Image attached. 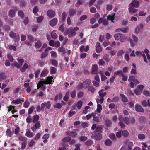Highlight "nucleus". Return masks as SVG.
<instances>
[{
    "mask_svg": "<svg viewBox=\"0 0 150 150\" xmlns=\"http://www.w3.org/2000/svg\"><path fill=\"white\" fill-rule=\"evenodd\" d=\"M8 15L11 18L13 17L15 15V11L12 9H10L9 11Z\"/></svg>",
    "mask_w": 150,
    "mask_h": 150,
    "instance_id": "nucleus-20",
    "label": "nucleus"
},
{
    "mask_svg": "<svg viewBox=\"0 0 150 150\" xmlns=\"http://www.w3.org/2000/svg\"><path fill=\"white\" fill-rule=\"evenodd\" d=\"M62 97V94L61 93H59L57 94L55 97V100L57 101V100L61 99Z\"/></svg>",
    "mask_w": 150,
    "mask_h": 150,
    "instance_id": "nucleus-42",
    "label": "nucleus"
},
{
    "mask_svg": "<svg viewBox=\"0 0 150 150\" xmlns=\"http://www.w3.org/2000/svg\"><path fill=\"white\" fill-rule=\"evenodd\" d=\"M124 120H119V124L122 128H124L125 127V125L123 123Z\"/></svg>",
    "mask_w": 150,
    "mask_h": 150,
    "instance_id": "nucleus-38",
    "label": "nucleus"
},
{
    "mask_svg": "<svg viewBox=\"0 0 150 150\" xmlns=\"http://www.w3.org/2000/svg\"><path fill=\"white\" fill-rule=\"evenodd\" d=\"M18 16L21 17V18H23L24 17V14L23 12L21 11L20 10L18 12Z\"/></svg>",
    "mask_w": 150,
    "mask_h": 150,
    "instance_id": "nucleus-44",
    "label": "nucleus"
},
{
    "mask_svg": "<svg viewBox=\"0 0 150 150\" xmlns=\"http://www.w3.org/2000/svg\"><path fill=\"white\" fill-rule=\"evenodd\" d=\"M62 105L61 103H58L56 104L55 105H54L53 106L54 108L59 109L62 107Z\"/></svg>",
    "mask_w": 150,
    "mask_h": 150,
    "instance_id": "nucleus-46",
    "label": "nucleus"
},
{
    "mask_svg": "<svg viewBox=\"0 0 150 150\" xmlns=\"http://www.w3.org/2000/svg\"><path fill=\"white\" fill-rule=\"evenodd\" d=\"M127 38V37L125 36H122L121 37L120 41V42H125L126 39Z\"/></svg>",
    "mask_w": 150,
    "mask_h": 150,
    "instance_id": "nucleus-56",
    "label": "nucleus"
},
{
    "mask_svg": "<svg viewBox=\"0 0 150 150\" xmlns=\"http://www.w3.org/2000/svg\"><path fill=\"white\" fill-rule=\"evenodd\" d=\"M111 123V122L110 120L106 119L105 121V124L107 126H109Z\"/></svg>",
    "mask_w": 150,
    "mask_h": 150,
    "instance_id": "nucleus-39",
    "label": "nucleus"
},
{
    "mask_svg": "<svg viewBox=\"0 0 150 150\" xmlns=\"http://www.w3.org/2000/svg\"><path fill=\"white\" fill-rule=\"evenodd\" d=\"M43 18V17L42 16H40L37 18V22L38 23H40L41 22Z\"/></svg>",
    "mask_w": 150,
    "mask_h": 150,
    "instance_id": "nucleus-63",
    "label": "nucleus"
},
{
    "mask_svg": "<svg viewBox=\"0 0 150 150\" xmlns=\"http://www.w3.org/2000/svg\"><path fill=\"white\" fill-rule=\"evenodd\" d=\"M17 60L19 63H18L16 62H15L13 63L12 65L16 67L17 68H19L20 69L22 66L24 61L23 59H18Z\"/></svg>",
    "mask_w": 150,
    "mask_h": 150,
    "instance_id": "nucleus-4",
    "label": "nucleus"
},
{
    "mask_svg": "<svg viewBox=\"0 0 150 150\" xmlns=\"http://www.w3.org/2000/svg\"><path fill=\"white\" fill-rule=\"evenodd\" d=\"M133 145V142H129L128 144L127 150H132V147Z\"/></svg>",
    "mask_w": 150,
    "mask_h": 150,
    "instance_id": "nucleus-26",
    "label": "nucleus"
},
{
    "mask_svg": "<svg viewBox=\"0 0 150 150\" xmlns=\"http://www.w3.org/2000/svg\"><path fill=\"white\" fill-rule=\"evenodd\" d=\"M66 13L65 12H63L62 13V18L63 21H64L66 17Z\"/></svg>",
    "mask_w": 150,
    "mask_h": 150,
    "instance_id": "nucleus-60",
    "label": "nucleus"
},
{
    "mask_svg": "<svg viewBox=\"0 0 150 150\" xmlns=\"http://www.w3.org/2000/svg\"><path fill=\"white\" fill-rule=\"evenodd\" d=\"M39 116L38 115H34L33 117L32 122L34 123H36L38 122V121L39 120Z\"/></svg>",
    "mask_w": 150,
    "mask_h": 150,
    "instance_id": "nucleus-21",
    "label": "nucleus"
},
{
    "mask_svg": "<svg viewBox=\"0 0 150 150\" xmlns=\"http://www.w3.org/2000/svg\"><path fill=\"white\" fill-rule=\"evenodd\" d=\"M135 79V78L134 76H131L129 77L128 81L129 82H133Z\"/></svg>",
    "mask_w": 150,
    "mask_h": 150,
    "instance_id": "nucleus-61",
    "label": "nucleus"
},
{
    "mask_svg": "<svg viewBox=\"0 0 150 150\" xmlns=\"http://www.w3.org/2000/svg\"><path fill=\"white\" fill-rule=\"evenodd\" d=\"M90 80L87 79L83 83H79L77 88L79 90H80L83 88H86L90 85Z\"/></svg>",
    "mask_w": 150,
    "mask_h": 150,
    "instance_id": "nucleus-3",
    "label": "nucleus"
},
{
    "mask_svg": "<svg viewBox=\"0 0 150 150\" xmlns=\"http://www.w3.org/2000/svg\"><path fill=\"white\" fill-rule=\"evenodd\" d=\"M41 125L39 122H38L33 125L31 128V129L33 132L36 131L37 129H39Z\"/></svg>",
    "mask_w": 150,
    "mask_h": 150,
    "instance_id": "nucleus-8",
    "label": "nucleus"
},
{
    "mask_svg": "<svg viewBox=\"0 0 150 150\" xmlns=\"http://www.w3.org/2000/svg\"><path fill=\"white\" fill-rule=\"evenodd\" d=\"M47 15L50 17H54L55 16V13L52 10H49L47 12Z\"/></svg>",
    "mask_w": 150,
    "mask_h": 150,
    "instance_id": "nucleus-13",
    "label": "nucleus"
},
{
    "mask_svg": "<svg viewBox=\"0 0 150 150\" xmlns=\"http://www.w3.org/2000/svg\"><path fill=\"white\" fill-rule=\"evenodd\" d=\"M106 92H104L103 89H101L98 92L99 95L100 96V98H101V103L103 102L104 97L106 95Z\"/></svg>",
    "mask_w": 150,
    "mask_h": 150,
    "instance_id": "nucleus-7",
    "label": "nucleus"
},
{
    "mask_svg": "<svg viewBox=\"0 0 150 150\" xmlns=\"http://www.w3.org/2000/svg\"><path fill=\"white\" fill-rule=\"evenodd\" d=\"M56 69L54 67H52L50 69V73L51 74H54L55 73Z\"/></svg>",
    "mask_w": 150,
    "mask_h": 150,
    "instance_id": "nucleus-41",
    "label": "nucleus"
},
{
    "mask_svg": "<svg viewBox=\"0 0 150 150\" xmlns=\"http://www.w3.org/2000/svg\"><path fill=\"white\" fill-rule=\"evenodd\" d=\"M125 123L127 125H128L130 123L129 119L128 117H126L124 118Z\"/></svg>",
    "mask_w": 150,
    "mask_h": 150,
    "instance_id": "nucleus-49",
    "label": "nucleus"
},
{
    "mask_svg": "<svg viewBox=\"0 0 150 150\" xmlns=\"http://www.w3.org/2000/svg\"><path fill=\"white\" fill-rule=\"evenodd\" d=\"M102 109V106L100 104H98L97 108L96 109V111L98 113H100Z\"/></svg>",
    "mask_w": 150,
    "mask_h": 150,
    "instance_id": "nucleus-32",
    "label": "nucleus"
},
{
    "mask_svg": "<svg viewBox=\"0 0 150 150\" xmlns=\"http://www.w3.org/2000/svg\"><path fill=\"white\" fill-rule=\"evenodd\" d=\"M57 20L56 18H54L50 21V24L52 26H55L57 24Z\"/></svg>",
    "mask_w": 150,
    "mask_h": 150,
    "instance_id": "nucleus-14",
    "label": "nucleus"
},
{
    "mask_svg": "<svg viewBox=\"0 0 150 150\" xmlns=\"http://www.w3.org/2000/svg\"><path fill=\"white\" fill-rule=\"evenodd\" d=\"M79 28L77 27H74V28L70 27L65 31L64 34L65 35H67L69 38L73 37L76 35V31L79 30Z\"/></svg>",
    "mask_w": 150,
    "mask_h": 150,
    "instance_id": "nucleus-2",
    "label": "nucleus"
},
{
    "mask_svg": "<svg viewBox=\"0 0 150 150\" xmlns=\"http://www.w3.org/2000/svg\"><path fill=\"white\" fill-rule=\"evenodd\" d=\"M48 72L49 71L48 70L44 69L41 74L40 76L42 77L46 76L47 75Z\"/></svg>",
    "mask_w": 150,
    "mask_h": 150,
    "instance_id": "nucleus-16",
    "label": "nucleus"
},
{
    "mask_svg": "<svg viewBox=\"0 0 150 150\" xmlns=\"http://www.w3.org/2000/svg\"><path fill=\"white\" fill-rule=\"evenodd\" d=\"M120 96L122 98V100L123 102H127L128 99L124 95L121 94Z\"/></svg>",
    "mask_w": 150,
    "mask_h": 150,
    "instance_id": "nucleus-30",
    "label": "nucleus"
},
{
    "mask_svg": "<svg viewBox=\"0 0 150 150\" xmlns=\"http://www.w3.org/2000/svg\"><path fill=\"white\" fill-rule=\"evenodd\" d=\"M114 74L115 76L119 74H120L122 75L123 74V71L121 70H118L116 71L114 73Z\"/></svg>",
    "mask_w": 150,
    "mask_h": 150,
    "instance_id": "nucleus-51",
    "label": "nucleus"
},
{
    "mask_svg": "<svg viewBox=\"0 0 150 150\" xmlns=\"http://www.w3.org/2000/svg\"><path fill=\"white\" fill-rule=\"evenodd\" d=\"M83 103L81 101H79L75 105V106L77 107L79 109H80L82 107Z\"/></svg>",
    "mask_w": 150,
    "mask_h": 150,
    "instance_id": "nucleus-24",
    "label": "nucleus"
},
{
    "mask_svg": "<svg viewBox=\"0 0 150 150\" xmlns=\"http://www.w3.org/2000/svg\"><path fill=\"white\" fill-rule=\"evenodd\" d=\"M135 108L136 110L138 112H143L144 111L142 107L139 104H136L135 106Z\"/></svg>",
    "mask_w": 150,
    "mask_h": 150,
    "instance_id": "nucleus-9",
    "label": "nucleus"
},
{
    "mask_svg": "<svg viewBox=\"0 0 150 150\" xmlns=\"http://www.w3.org/2000/svg\"><path fill=\"white\" fill-rule=\"evenodd\" d=\"M91 137L92 138L95 139L97 140H100L102 137V136L100 133H97L96 134L94 132L92 133Z\"/></svg>",
    "mask_w": 150,
    "mask_h": 150,
    "instance_id": "nucleus-5",
    "label": "nucleus"
},
{
    "mask_svg": "<svg viewBox=\"0 0 150 150\" xmlns=\"http://www.w3.org/2000/svg\"><path fill=\"white\" fill-rule=\"evenodd\" d=\"M71 139V138L69 137H67L64 138L62 139V141L64 142H67L70 141Z\"/></svg>",
    "mask_w": 150,
    "mask_h": 150,
    "instance_id": "nucleus-45",
    "label": "nucleus"
},
{
    "mask_svg": "<svg viewBox=\"0 0 150 150\" xmlns=\"http://www.w3.org/2000/svg\"><path fill=\"white\" fill-rule=\"evenodd\" d=\"M95 47L96 52L97 53H100L102 51V48L99 42H96Z\"/></svg>",
    "mask_w": 150,
    "mask_h": 150,
    "instance_id": "nucleus-10",
    "label": "nucleus"
},
{
    "mask_svg": "<svg viewBox=\"0 0 150 150\" xmlns=\"http://www.w3.org/2000/svg\"><path fill=\"white\" fill-rule=\"evenodd\" d=\"M47 55V52L45 51V52H42L41 54V58L42 59L46 57Z\"/></svg>",
    "mask_w": 150,
    "mask_h": 150,
    "instance_id": "nucleus-40",
    "label": "nucleus"
},
{
    "mask_svg": "<svg viewBox=\"0 0 150 150\" xmlns=\"http://www.w3.org/2000/svg\"><path fill=\"white\" fill-rule=\"evenodd\" d=\"M21 100L20 99H17L15 100H13L12 103H15V104H18L21 103Z\"/></svg>",
    "mask_w": 150,
    "mask_h": 150,
    "instance_id": "nucleus-36",
    "label": "nucleus"
},
{
    "mask_svg": "<svg viewBox=\"0 0 150 150\" xmlns=\"http://www.w3.org/2000/svg\"><path fill=\"white\" fill-rule=\"evenodd\" d=\"M109 137L112 140H115L116 139L115 134L113 133H111L109 134Z\"/></svg>",
    "mask_w": 150,
    "mask_h": 150,
    "instance_id": "nucleus-47",
    "label": "nucleus"
},
{
    "mask_svg": "<svg viewBox=\"0 0 150 150\" xmlns=\"http://www.w3.org/2000/svg\"><path fill=\"white\" fill-rule=\"evenodd\" d=\"M7 57L11 62H12L14 59L12 56L10 54H8Z\"/></svg>",
    "mask_w": 150,
    "mask_h": 150,
    "instance_id": "nucleus-54",
    "label": "nucleus"
},
{
    "mask_svg": "<svg viewBox=\"0 0 150 150\" xmlns=\"http://www.w3.org/2000/svg\"><path fill=\"white\" fill-rule=\"evenodd\" d=\"M98 66L97 64H94L92 66V72L93 74H96L98 69Z\"/></svg>",
    "mask_w": 150,
    "mask_h": 150,
    "instance_id": "nucleus-15",
    "label": "nucleus"
},
{
    "mask_svg": "<svg viewBox=\"0 0 150 150\" xmlns=\"http://www.w3.org/2000/svg\"><path fill=\"white\" fill-rule=\"evenodd\" d=\"M138 137L139 139L143 140L145 139V136L143 134H140L138 135Z\"/></svg>",
    "mask_w": 150,
    "mask_h": 150,
    "instance_id": "nucleus-35",
    "label": "nucleus"
},
{
    "mask_svg": "<svg viewBox=\"0 0 150 150\" xmlns=\"http://www.w3.org/2000/svg\"><path fill=\"white\" fill-rule=\"evenodd\" d=\"M141 104L144 107H146L148 106V104L147 103V101L145 100H143L141 101Z\"/></svg>",
    "mask_w": 150,
    "mask_h": 150,
    "instance_id": "nucleus-29",
    "label": "nucleus"
},
{
    "mask_svg": "<svg viewBox=\"0 0 150 150\" xmlns=\"http://www.w3.org/2000/svg\"><path fill=\"white\" fill-rule=\"evenodd\" d=\"M122 135L125 137H127L129 133L128 131L126 130H124L122 132Z\"/></svg>",
    "mask_w": 150,
    "mask_h": 150,
    "instance_id": "nucleus-50",
    "label": "nucleus"
},
{
    "mask_svg": "<svg viewBox=\"0 0 150 150\" xmlns=\"http://www.w3.org/2000/svg\"><path fill=\"white\" fill-rule=\"evenodd\" d=\"M10 37L12 38H15L16 36V34L13 31H11L9 34Z\"/></svg>",
    "mask_w": 150,
    "mask_h": 150,
    "instance_id": "nucleus-31",
    "label": "nucleus"
},
{
    "mask_svg": "<svg viewBox=\"0 0 150 150\" xmlns=\"http://www.w3.org/2000/svg\"><path fill=\"white\" fill-rule=\"evenodd\" d=\"M77 134L74 132H68L67 135H69L72 137H75L77 135Z\"/></svg>",
    "mask_w": 150,
    "mask_h": 150,
    "instance_id": "nucleus-27",
    "label": "nucleus"
},
{
    "mask_svg": "<svg viewBox=\"0 0 150 150\" xmlns=\"http://www.w3.org/2000/svg\"><path fill=\"white\" fill-rule=\"evenodd\" d=\"M34 109L35 108L33 106H32L30 108H29L28 110V114H31Z\"/></svg>",
    "mask_w": 150,
    "mask_h": 150,
    "instance_id": "nucleus-64",
    "label": "nucleus"
},
{
    "mask_svg": "<svg viewBox=\"0 0 150 150\" xmlns=\"http://www.w3.org/2000/svg\"><path fill=\"white\" fill-rule=\"evenodd\" d=\"M88 90L89 91H90L91 93H93L95 91V89L92 86H90L88 88Z\"/></svg>",
    "mask_w": 150,
    "mask_h": 150,
    "instance_id": "nucleus-57",
    "label": "nucleus"
},
{
    "mask_svg": "<svg viewBox=\"0 0 150 150\" xmlns=\"http://www.w3.org/2000/svg\"><path fill=\"white\" fill-rule=\"evenodd\" d=\"M143 27V25L142 24H140L137 26L135 29V33L138 34L142 29Z\"/></svg>",
    "mask_w": 150,
    "mask_h": 150,
    "instance_id": "nucleus-11",
    "label": "nucleus"
},
{
    "mask_svg": "<svg viewBox=\"0 0 150 150\" xmlns=\"http://www.w3.org/2000/svg\"><path fill=\"white\" fill-rule=\"evenodd\" d=\"M25 135L29 138H31L33 136V134L32 132H30V130L27 129L26 130Z\"/></svg>",
    "mask_w": 150,
    "mask_h": 150,
    "instance_id": "nucleus-18",
    "label": "nucleus"
},
{
    "mask_svg": "<svg viewBox=\"0 0 150 150\" xmlns=\"http://www.w3.org/2000/svg\"><path fill=\"white\" fill-rule=\"evenodd\" d=\"M104 143L106 146H110L111 145L112 142L110 139H108L105 140Z\"/></svg>",
    "mask_w": 150,
    "mask_h": 150,
    "instance_id": "nucleus-17",
    "label": "nucleus"
},
{
    "mask_svg": "<svg viewBox=\"0 0 150 150\" xmlns=\"http://www.w3.org/2000/svg\"><path fill=\"white\" fill-rule=\"evenodd\" d=\"M103 58L106 62H109L110 60L108 59V56L107 54H105L103 57Z\"/></svg>",
    "mask_w": 150,
    "mask_h": 150,
    "instance_id": "nucleus-52",
    "label": "nucleus"
},
{
    "mask_svg": "<svg viewBox=\"0 0 150 150\" xmlns=\"http://www.w3.org/2000/svg\"><path fill=\"white\" fill-rule=\"evenodd\" d=\"M55 30H54L51 32V36L52 38L53 39H56L57 37V35L56 33H55Z\"/></svg>",
    "mask_w": 150,
    "mask_h": 150,
    "instance_id": "nucleus-25",
    "label": "nucleus"
},
{
    "mask_svg": "<svg viewBox=\"0 0 150 150\" xmlns=\"http://www.w3.org/2000/svg\"><path fill=\"white\" fill-rule=\"evenodd\" d=\"M28 64L27 63H25L24 64L23 67L20 69V70L21 72H24L25 71L26 69L28 68Z\"/></svg>",
    "mask_w": 150,
    "mask_h": 150,
    "instance_id": "nucleus-19",
    "label": "nucleus"
},
{
    "mask_svg": "<svg viewBox=\"0 0 150 150\" xmlns=\"http://www.w3.org/2000/svg\"><path fill=\"white\" fill-rule=\"evenodd\" d=\"M9 49L11 50H13L14 51H16V46L11 45H10L8 46Z\"/></svg>",
    "mask_w": 150,
    "mask_h": 150,
    "instance_id": "nucleus-34",
    "label": "nucleus"
},
{
    "mask_svg": "<svg viewBox=\"0 0 150 150\" xmlns=\"http://www.w3.org/2000/svg\"><path fill=\"white\" fill-rule=\"evenodd\" d=\"M19 139L20 140L23 141V142H26L27 140L26 138L22 136H20L19 137Z\"/></svg>",
    "mask_w": 150,
    "mask_h": 150,
    "instance_id": "nucleus-53",
    "label": "nucleus"
},
{
    "mask_svg": "<svg viewBox=\"0 0 150 150\" xmlns=\"http://www.w3.org/2000/svg\"><path fill=\"white\" fill-rule=\"evenodd\" d=\"M139 6V2L136 0H133L129 5L128 10L129 13L134 14L137 12L138 10L135 8Z\"/></svg>",
    "mask_w": 150,
    "mask_h": 150,
    "instance_id": "nucleus-1",
    "label": "nucleus"
},
{
    "mask_svg": "<svg viewBox=\"0 0 150 150\" xmlns=\"http://www.w3.org/2000/svg\"><path fill=\"white\" fill-rule=\"evenodd\" d=\"M3 29L6 31H8L10 30V28L9 26L5 25L3 26Z\"/></svg>",
    "mask_w": 150,
    "mask_h": 150,
    "instance_id": "nucleus-33",
    "label": "nucleus"
},
{
    "mask_svg": "<svg viewBox=\"0 0 150 150\" xmlns=\"http://www.w3.org/2000/svg\"><path fill=\"white\" fill-rule=\"evenodd\" d=\"M76 12V10L74 8H71L69 10V14L71 16H73Z\"/></svg>",
    "mask_w": 150,
    "mask_h": 150,
    "instance_id": "nucleus-23",
    "label": "nucleus"
},
{
    "mask_svg": "<svg viewBox=\"0 0 150 150\" xmlns=\"http://www.w3.org/2000/svg\"><path fill=\"white\" fill-rule=\"evenodd\" d=\"M49 45L50 46L58 47L60 46V43L59 41H56L51 40L49 42Z\"/></svg>",
    "mask_w": 150,
    "mask_h": 150,
    "instance_id": "nucleus-6",
    "label": "nucleus"
},
{
    "mask_svg": "<svg viewBox=\"0 0 150 150\" xmlns=\"http://www.w3.org/2000/svg\"><path fill=\"white\" fill-rule=\"evenodd\" d=\"M93 143V142L91 140H88L86 141L85 143L86 145L87 146H90Z\"/></svg>",
    "mask_w": 150,
    "mask_h": 150,
    "instance_id": "nucleus-48",
    "label": "nucleus"
},
{
    "mask_svg": "<svg viewBox=\"0 0 150 150\" xmlns=\"http://www.w3.org/2000/svg\"><path fill=\"white\" fill-rule=\"evenodd\" d=\"M28 38L30 42H34V38L31 35H29L28 36Z\"/></svg>",
    "mask_w": 150,
    "mask_h": 150,
    "instance_id": "nucleus-62",
    "label": "nucleus"
},
{
    "mask_svg": "<svg viewBox=\"0 0 150 150\" xmlns=\"http://www.w3.org/2000/svg\"><path fill=\"white\" fill-rule=\"evenodd\" d=\"M53 78L52 76H48L46 78L45 81V84H51Z\"/></svg>",
    "mask_w": 150,
    "mask_h": 150,
    "instance_id": "nucleus-12",
    "label": "nucleus"
},
{
    "mask_svg": "<svg viewBox=\"0 0 150 150\" xmlns=\"http://www.w3.org/2000/svg\"><path fill=\"white\" fill-rule=\"evenodd\" d=\"M39 9L37 6H35L33 9V13L36 14V13L38 11Z\"/></svg>",
    "mask_w": 150,
    "mask_h": 150,
    "instance_id": "nucleus-55",
    "label": "nucleus"
},
{
    "mask_svg": "<svg viewBox=\"0 0 150 150\" xmlns=\"http://www.w3.org/2000/svg\"><path fill=\"white\" fill-rule=\"evenodd\" d=\"M35 45L37 48H39L41 47L42 45V43L40 41L38 40L35 43Z\"/></svg>",
    "mask_w": 150,
    "mask_h": 150,
    "instance_id": "nucleus-22",
    "label": "nucleus"
},
{
    "mask_svg": "<svg viewBox=\"0 0 150 150\" xmlns=\"http://www.w3.org/2000/svg\"><path fill=\"white\" fill-rule=\"evenodd\" d=\"M35 142L33 139H32L31 140L30 142L28 144V146L30 147H32L33 145H35Z\"/></svg>",
    "mask_w": 150,
    "mask_h": 150,
    "instance_id": "nucleus-58",
    "label": "nucleus"
},
{
    "mask_svg": "<svg viewBox=\"0 0 150 150\" xmlns=\"http://www.w3.org/2000/svg\"><path fill=\"white\" fill-rule=\"evenodd\" d=\"M130 123L132 124H134L135 122V119L134 117H132L130 119Z\"/></svg>",
    "mask_w": 150,
    "mask_h": 150,
    "instance_id": "nucleus-59",
    "label": "nucleus"
},
{
    "mask_svg": "<svg viewBox=\"0 0 150 150\" xmlns=\"http://www.w3.org/2000/svg\"><path fill=\"white\" fill-rule=\"evenodd\" d=\"M100 74L101 76V81H105V79L107 78L106 76L103 74V72L101 71L100 72Z\"/></svg>",
    "mask_w": 150,
    "mask_h": 150,
    "instance_id": "nucleus-37",
    "label": "nucleus"
},
{
    "mask_svg": "<svg viewBox=\"0 0 150 150\" xmlns=\"http://www.w3.org/2000/svg\"><path fill=\"white\" fill-rule=\"evenodd\" d=\"M87 139V137L85 136H80L79 138V140L81 141H84L86 140Z\"/></svg>",
    "mask_w": 150,
    "mask_h": 150,
    "instance_id": "nucleus-43",
    "label": "nucleus"
},
{
    "mask_svg": "<svg viewBox=\"0 0 150 150\" xmlns=\"http://www.w3.org/2000/svg\"><path fill=\"white\" fill-rule=\"evenodd\" d=\"M122 37V34L120 33H117L114 35V38L116 40H118Z\"/></svg>",
    "mask_w": 150,
    "mask_h": 150,
    "instance_id": "nucleus-28",
    "label": "nucleus"
}]
</instances>
